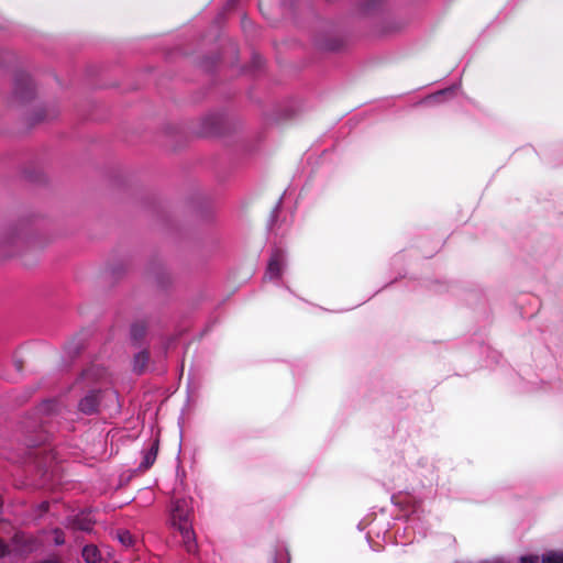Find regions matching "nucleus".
Instances as JSON below:
<instances>
[{"label":"nucleus","mask_w":563,"mask_h":563,"mask_svg":"<svg viewBox=\"0 0 563 563\" xmlns=\"http://www.w3.org/2000/svg\"><path fill=\"white\" fill-rule=\"evenodd\" d=\"M15 366H16V368H18L19 371H21V369H22V362L16 361V362H15Z\"/></svg>","instance_id":"4be33fe9"},{"label":"nucleus","mask_w":563,"mask_h":563,"mask_svg":"<svg viewBox=\"0 0 563 563\" xmlns=\"http://www.w3.org/2000/svg\"><path fill=\"white\" fill-rule=\"evenodd\" d=\"M146 332V328L143 323H135L131 328V336L135 342L141 341Z\"/></svg>","instance_id":"f8f14e48"},{"label":"nucleus","mask_w":563,"mask_h":563,"mask_svg":"<svg viewBox=\"0 0 563 563\" xmlns=\"http://www.w3.org/2000/svg\"><path fill=\"white\" fill-rule=\"evenodd\" d=\"M150 361V353L146 350H143L134 355L132 368L133 372L137 375H142L145 373Z\"/></svg>","instance_id":"6e6552de"},{"label":"nucleus","mask_w":563,"mask_h":563,"mask_svg":"<svg viewBox=\"0 0 563 563\" xmlns=\"http://www.w3.org/2000/svg\"><path fill=\"white\" fill-rule=\"evenodd\" d=\"M90 372H91V369L86 371V372H84V373H82V375H84V376H87Z\"/></svg>","instance_id":"5701e85b"},{"label":"nucleus","mask_w":563,"mask_h":563,"mask_svg":"<svg viewBox=\"0 0 563 563\" xmlns=\"http://www.w3.org/2000/svg\"><path fill=\"white\" fill-rule=\"evenodd\" d=\"M117 538L125 547H132L134 543V538H133L132 533L128 530H123V529L118 530Z\"/></svg>","instance_id":"9b49d317"},{"label":"nucleus","mask_w":563,"mask_h":563,"mask_svg":"<svg viewBox=\"0 0 563 563\" xmlns=\"http://www.w3.org/2000/svg\"><path fill=\"white\" fill-rule=\"evenodd\" d=\"M104 393L100 389L88 391L78 402V410L87 416L95 415L99 411L101 399Z\"/></svg>","instance_id":"7ed1b4c3"},{"label":"nucleus","mask_w":563,"mask_h":563,"mask_svg":"<svg viewBox=\"0 0 563 563\" xmlns=\"http://www.w3.org/2000/svg\"><path fill=\"white\" fill-rule=\"evenodd\" d=\"M81 555L86 563H99L101 561V553L93 544L85 545Z\"/></svg>","instance_id":"1a4fd4ad"},{"label":"nucleus","mask_w":563,"mask_h":563,"mask_svg":"<svg viewBox=\"0 0 563 563\" xmlns=\"http://www.w3.org/2000/svg\"><path fill=\"white\" fill-rule=\"evenodd\" d=\"M79 351H80V346H79V345H76V346L74 347V350H71V353H74V354H78V353H79Z\"/></svg>","instance_id":"412c9836"},{"label":"nucleus","mask_w":563,"mask_h":563,"mask_svg":"<svg viewBox=\"0 0 563 563\" xmlns=\"http://www.w3.org/2000/svg\"><path fill=\"white\" fill-rule=\"evenodd\" d=\"M284 260V252L282 250H275L269 258L265 278H279L283 274Z\"/></svg>","instance_id":"39448f33"},{"label":"nucleus","mask_w":563,"mask_h":563,"mask_svg":"<svg viewBox=\"0 0 563 563\" xmlns=\"http://www.w3.org/2000/svg\"><path fill=\"white\" fill-rule=\"evenodd\" d=\"M8 553V545L0 539V558Z\"/></svg>","instance_id":"a211bd4d"},{"label":"nucleus","mask_w":563,"mask_h":563,"mask_svg":"<svg viewBox=\"0 0 563 563\" xmlns=\"http://www.w3.org/2000/svg\"><path fill=\"white\" fill-rule=\"evenodd\" d=\"M13 551L21 555L30 554L36 551L40 547V542L32 536L23 532H16L12 538Z\"/></svg>","instance_id":"20e7f679"},{"label":"nucleus","mask_w":563,"mask_h":563,"mask_svg":"<svg viewBox=\"0 0 563 563\" xmlns=\"http://www.w3.org/2000/svg\"><path fill=\"white\" fill-rule=\"evenodd\" d=\"M158 450H159V439L155 438L152 441L150 449L146 452H144L143 460L139 466L142 471L148 470L155 463L157 454H158Z\"/></svg>","instance_id":"0eeeda50"},{"label":"nucleus","mask_w":563,"mask_h":563,"mask_svg":"<svg viewBox=\"0 0 563 563\" xmlns=\"http://www.w3.org/2000/svg\"><path fill=\"white\" fill-rule=\"evenodd\" d=\"M192 508L185 498H177L172 501L170 525L178 529L183 526H191Z\"/></svg>","instance_id":"f257e3e1"},{"label":"nucleus","mask_w":563,"mask_h":563,"mask_svg":"<svg viewBox=\"0 0 563 563\" xmlns=\"http://www.w3.org/2000/svg\"><path fill=\"white\" fill-rule=\"evenodd\" d=\"M542 563H563V552H550L542 556Z\"/></svg>","instance_id":"4468645a"},{"label":"nucleus","mask_w":563,"mask_h":563,"mask_svg":"<svg viewBox=\"0 0 563 563\" xmlns=\"http://www.w3.org/2000/svg\"><path fill=\"white\" fill-rule=\"evenodd\" d=\"M35 88L29 74L20 71L15 74L13 98L19 102H26L34 97Z\"/></svg>","instance_id":"f03ea898"},{"label":"nucleus","mask_w":563,"mask_h":563,"mask_svg":"<svg viewBox=\"0 0 563 563\" xmlns=\"http://www.w3.org/2000/svg\"><path fill=\"white\" fill-rule=\"evenodd\" d=\"M183 538V547L185 548V550L192 554V553H196L197 551V542H196V534H195V531L192 530V525L191 526H183L181 528H178L177 529Z\"/></svg>","instance_id":"423d86ee"},{"label":"nucleus","mask_w":563,"mask_h":563,"mask_svg":"<svg viewBox=\"0 0 563 563\" xmlns=\"http://www.w3.org/2000/svg\"><path fill=\"white\" fill-rule=\"evenodd\" d=\"M446 92H452L451 90H443V91H439L432 96L429 97V100H434V101H438L440 100Z\"/></svg>","instance_id":"f3484780"},{"label":"nucleus","mask_w":563,"mask_h":563,"mask_svg":"<svg viewBox=\"0 0 563 563\" xmlns=\"http://www.w3.org/2000/svg\"><path fill=\"white\" fill-rule=\"evenodd\" d=\"M55 117H56V112L55 111H48L45 108H41L35 113L34 122L37 123V122H42V121H45V120H51V119H54Z\"/></svg>","instance_id":"ddd939ff"},{"label":"nucleus","mask_w":563,"mask_h":563,"mask_svg":"<svg viewBox=\"0 0 563 563\" xmlns=\"http://www.w3.org/2000/svg\"><path fill=\"white\" fill-rule=\"evenodd\" d=\"M539 558L537 555L522 556L519 563H537Z\"/></svg>","instance_id":"dca6fc26"},{"label":"nucleus","mask_w":563,"mask_h":563,"mask_svg":"<svg viewBox=\"0 0 563 563\" xmlns=\"http://www.w3.org/2000/svg\"><path fill=\"white\" fill-rule=\"evenodd\" d=\"M272 2H258V9L264 14V10L266 7H268Z\"/></svg>","instance_id":"6ab92c4d"},{"label":"nucleus","mask_w":563,"mask_h":563,"mask_svg":"<svg viewBox=\"0 0 563 563\" xmlns=\"http://www.w3.org/2000/svg\"><path fill=\"white\" fill-rule=\"evenodd\" d=\"M368 4H376L377 2L375 1H372V2H367Z\"/></svg>","instance_id":"b1692460"},{"label":"nucleus","mask_w":563,"mask_h":563,"mask_svg":"<svg viewBox=\"0 0 563 563\" xmlns=\"http://www.w3.org/2000/svg\"><path fill=\"white\" fill-rule=\"evenodd\" d=\"M53 533H54L55 544L62 545L65 543L64 532L60 529H58V528L54 529Z\"/></svg>","instance_id":"2eb2a0df"},{"label":"nucleus","mask_w":563,"mask_h":563,"mask_svg":"<svg viewBox=\"0 0 563 563\" xmlns=\"http://www.w3.org/2000/svg\"><path fill=\"white\" fill-rule=\"evenodd\" d=\"M93 521L86 515L76 516L71 520V527L75 530L90 532L92 530Z\"/></svg>","instance_id":"9d476101"},{"label":"nucleus","mask_w":563,"mask_h":563,"mask_svg":"<svg viewBox=\"0 0 563 563\" xmlns=\"http://www.w3.org/2000/svg\"><path fill=\"white\" fill-rule=\"evenodd\" d=\"M48 507H49L48 503H47V501H43V503L40 505V510H41L42 512H46V511L48 510Z\"/></svg>","instance_id":"aec40b11"}]
</instances>
